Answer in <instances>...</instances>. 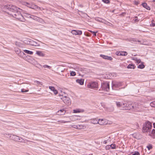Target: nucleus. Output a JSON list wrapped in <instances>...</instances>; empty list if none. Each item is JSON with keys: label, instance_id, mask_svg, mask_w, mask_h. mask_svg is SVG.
Instances as JSON below:
<instances>
[{"label": "nucleus", "instance_id": "1", "mask_svg": "<svg viewBox=\"0 0 155 155\" xmlns=\"http://www.w3.org/2000/svg\"><path fill=\"white\" fill-rule=\"evenodd\" d=\"M152 123L149 121H146L143 127V132L146 133L150 132L151 129Z\"/></svg>", "mask_w": 155, "mask_h": 155}, {"label": "nucleus", "instance_id": "2", "mask_svg": "<svg viewBox=\"0 0 155 155\" xmlns=\"http://www.w3.org/2000/svg\"><path fill=\"white\" fill-rule=\"evenodd\" d=\"M124 107L122 108V110H129L135 109H136L137 107L133 105V104H131L130 103L126 102L124 103Z\"/></svg>", "mask_w": 155, "mask_h": 155}, {"label": "nucleus", "instance_id": "3", "mask_svg": "<svg viewBox=\"0 0 155 155\" xmlns=\"http://www.w3.org/2000/svg\"><path fill=\"white\" fill-rule=\"evenodd\" d=\"M12 15L14 17L21 21H23L25 20L23 16L21 14L20 12L18 11L16 12H14Z\"/></svg>", "mask_w": 155, "mask_h": 155}, {"label": "nucleus", "instance_id": "4", "mask_svg": "<svg viewBox=\"0 0 155 155\" xmlns=\"http://www.w3.org/2000/svg\"><path fill=\"white\" fill-rule=\"evenodd\" d=\"M87 87L91 89L97 90L98 88V84L96 81H91L89 82L87 85Z\"/></svg>", "mask_w": 155, "mask_h": 155}, {"label": "nucleus", "instance_id": "5", "mask_svg": "<svg viewBox=\"0 0 155 155\" xmlns=\"http://www.w3.org/2000/svg\"><path fill=\"white\" fill-rule=\"evenodd\" d=\"M101 88L102 90L104 91H108L110 89L109 82H105L101 84Z\"/></svg>", "mask_w": 155, "mask_h": 155}, {"label": "nucleus", "instance_id": "6", "mask_svg": "<svg viewBox=\"0 0 155 155\" xmlns=\"http://www.w3.org/2000/svg\"><path fill=\"white\" fill-rule=\"evenodd\" d=\"M122 85V82L113 81L112 82V87L113 89L114 90V88H117Z\"/></svg>", "mask_w": 155, "mask_h": 155}, {"label": "nucleus", "instance_id": "7", "mask_svg": "<svg viewBox=\"0 0 155 155\" xmlns=\"http://www.w3.org/2000/svg\"><path fill=\"white\" fill-rule=\"evenodd\" d=\"M60 98L61 99L64 103L67 105H69L71 104V101L70 98L66 96H63L62 95H60Z\"/></svg>", "mask_w": 155, "mask_h": 155}, {"label": "nucleus", "instance_id": "8", "mask_svg": "<svg viewBox=\"0 0 155 155\" xmlns=\"http://www.w3.org/2000/svg\"><path fill=\"white\" fill-rule=\"evenodd\" d=\"M9 137L15 141L22 142L24 140L23 139L20 137L12 134H10Z\"/></svg>", "mask_w": 155, "mask_h": 155}, {"label": "nucleus", "instance_id": "9", "mask_svg": "<svg viewBox=\"0 0 155 155\" xmlns=\"http://www.w3.org/2000/svg\"><path fill=\"white\" fill-rule=\"evenodd\" d=\"M108 121L106 119H99V124L100 125H105L110 124L108 123Z\"/></svg>", "mask_w": 155, "mask_h": 155}, {"label": "nucleus", "instance_id": "10", "mask_svg": "<svg viewBox=\"0 0 155 155\" xmlns=\"http://www.w3.org/2000/svg\"><path fill=\"white\" fill-rule=\"evenodd\" d=\"M27 44L31 46H39V44L37 42L33 40L28 41L27 42Z\"/></svg>", "mask_w": 155, "mask_h": 155}, {"label": "nucleus", "instance_id": "11", "mask_svg": "<svg viewBox=\"0 0 155 155\" xmlns=\"http://www.w3.org/2000/svg\"><path fill=\"white\" fill-rule=\"evenodd\" d=\"M116 104L117 107L120 108V110H122V108H123L124 106V103L123 102H120L117 101L116 102Z\"/></svg>", "mask_w": 155, "mask_h": 155}, {"label": "nucleus", "instance_id": "12", "mask_svg": "<svg viewBox=\"0 0 155 155\" xmlns=\"http://www.w3.org/2000/svg\"><path fill=\"white\" fill-rule=\"evenodd\" d=\"M71 33L75 35H80L82 34V32L81 31L72 30L71 31Z\"/></svg>", "mask_w": 155, "mask_h": 155}, {"label": "nucleus", "instance_id": "13", "mask_svg": "<svg viewBox=\"0 0 155 155\" xmlns=\"http://www.w3.org/2000/svg\"><path fill=\"white\" fill-rule=\"evenodd\" d=\"M20 10V9L19 8H18L17 7L15 6L11 5L10 9V11L14 12H17L18 11V10Z\"/></svg>", "mask_w": 155, "mask_h": 155}, {"label": "nucleus", "instance_id": "14", "mask_svg": "<svg viewBox=\"0 0 155 155\" xmlns=\"http://www.w3.org/2000/svg\"><path fill=\"white\" fill-rule=\"evenodd\" d=\"M100 56L105 60L111 61L113 59V58L110 56H108L102 54L100 55Z\"/></svg>", "mask_w": 155, "mask_h": 155}, {"label": "nucleus", "instance_id": "15", "mask_svg": "<svg viewBox=\"0 0 155 155\" xmlns=\"http://www.w3.org/2000/svg\"><path fill=\"white\" fill-rule=\"evenodd\" d=\"M66 111L64 109H62L58 110L57 113V114L59 115H63L65 114Z\"/></svg>", "mask_w": 155, "mask_h": 155}, {"label": "nucleus", "instance_id": "16", "mask_svg": "<svg viewBox=\"0 0 155 155\" xmlns=\"http://www.w3.org/2000/svg\"><path fill=\"white\" fill-rule=\"evenodd\" d=\"M28 7L33 9H35L36 8H38L39 10H41L40 7H38L37 5L35 4H32V5H31V6H28Z\"/></svg>", "mask_w": 155, "mask_h": 155}, {"label": "nucleus", "instance_id": "17", "mask_svg": "<svg viewBox=\"0 0 155 155\" xmlns=\"http://www.w3.org/2000/svg\"><path fill=\"white\" fill-rule=\"evenodd\" d=\"M49 89H50L51 91H52L55 94H58L57 91L55 89V88L54 87L52 86H49Z\"/></svg>", "mask_w": 155, "mask_h": 155}, {"label": "nucleus", "instance_id": "18", "mask_svg": "<svg viewBox=\"0 0 155 155\" xmlns=\"http://www.w3.org/2000/svg\"><path fill=\"white\" fill-rule=\"evenodd\" d=\"M76 82L81 85L84 84V80L83 79H77L76 80Z\"/></svg>", "mask_w": 155, "mask_h": 155}, {"label": "nucleus", "instance_id": "19", "mask_svg": "<svg viewBox=\"0 0 155 155\" xmlns=\"http://www.w3.org/2000/svg\"><path fill=\"white\" fill-rule=\"evenodd\" d=\"M15 51L17 54H19V56H20L19 54H20V55H25V53L22 52H21L20 50L19 49H15Z\"/></svg>", "mask_w": 155, "mask_h": 155}, {"label": "nucleus", "instance_id": "20", "mask_svg": "<svg viewBox=\"0 0 155 155\" xmlns=\"http://www.w3.org/2000/svg\"><path fill=\"white\" fill-rule=\"evenodd\" d=\"M36 54L38 56L41 57H44L45 54L43 52L41 51H36Z\"/></svg>", "mask_w": 155, "mask_h": 155}, {"label": "nucleus", "instance_id": "21", "mask_svg": "<svg viewBox=\"0 0 155 155\" xmlns=\"http://www.w3.org/2000/svg\"><path fill=\"white\" fill-rule=\"evenodd\" d=\"M91 121L92 123L94 124H99V120H98L96 118L93 119L91 120Z\"/></svg>", "mask_w": 155, "mask_h": 155}, {"label": "nucleus", "instance_id": "22", "mask_svg": "<svg viewBox=\"0 0 155 155\" xmlns=\"http://www.w3.org/2000/svg\"><path fill=\"white\" fill-rule=\"evenodd\" d=\"M142 5L143 7L146 8L147 10H150V7L148 6L147 5L146 3H143L142 4Z\"/></svg>", "mask_w": 155, "mask_h": 155}, {"label": "nucleus", "instance_id": "23", "mask_svg": "<svg viewBox=\"0 0 155 155\" xmlns=\"http://www.w3.org/2000/svg\"><path fill=\"white\" fill-rule=\"evenodd\" d=\"M31 18L37 21H40L41 20H42V19L40 18L33 15H32Z\"/></svg>", "mask_w": 155, "mask_h": 155}, {"label": "nucleus", "instance_id": "24", "mask_svg": "<svg viewBox=\"0 0 155 155\" xmlns=\"http://www.w3.org/2000/svg\"><path fill=\"white\" fill-rule=\"evenodd\" d=\"M72 127L74 128H77V129H82V128H81V127H83V128H82L84 129V127H85L84 126H83L82 125H79V126L74 125L73 126H72Z\"/></svg>", "mask_w": 155, "mask_h": 155}, {"label": "nucleus", "instance_id": "25", "mask_svg": "<svg viewBox=\"0 0 155 155\" xmlns=\"http://www.w3.org/2000/svg\"><path fill=\"white\" fill-rule=\"evenodd\" d=\"M135 66L134 65L132 64H130L127 67L128 69H134Z\"/></svg>", "mask_w": 155, "mask_h": 155}, {"label": "nucleus", "instance_id": "26", "mask_svg": "<svg viewBox=\"0 0 155 155\" xmlns=\"http://www.w3.org/2000/svg\"><path fill=\"white\" fill-rule=\"evenodd\" d=\"M24 51L25 53L30 54H33V52L32 51L27 50H24Z\"/></svg>", "mask_w": 155, "mask_h": 155}, {"label": "nucleus", "instance_id": "27", "mask_svg": "<svg viewBox=\"0 0 155 155\" xmlns=\"http://www.w3.org/2000/svg\"><path fill=\"white\" fill-rule=\"evenodd\" d=\"M101 22H103L104 23L106 24L107 25H108L110 26V25H112L110 23L107 22L106 21V20H105L104 19H102V21Z\"/></svg>", "mask_w": 155, "mask_h": 155}, {"label": "nucleus", "instance_id": "28", "mask_svg": "<svg viewBox=\"0 0 155 155\" xmlns=\"http://www.w3.org/2000/svg\"><path fill=\"white\" fill-rule=\"evenodd\" d=\"M15 45L17 46L18 47H22L21 44L20 42H16L15 43Z\"/></svg>", "mask_w": 155, "mask_h": 155}, {"label": "nucleus", "instance_id": "29", "mask_svg": "<svg viewBox=\"0 0 155 155\" xmlns=\"http://www.w3.org/2000/svg\"><path fill=\"white\" fill-rule=\"evenodd\" d=\"M108 147H110V148L112 149H116V145L115 144H112L110 145H108Z\"/></svg>", "mask_w": 155, "mask_h": 155}, {"label": "nucleus", "instance_id": "30", "mask_svg": "<svg viewBox=\"0 0 155 155\" xmlns=\"http://www.w3.org/2000/svg\"><path fill=\"white\" fill-rule=\"evenodd\" d=\"M145 66L143 64H141L137 66V68L140 69H143L144 68Z\"/></svg>", "mask_w": 155, "mask_h": 155}, {"label": "nucleus", "instance_id": "31", "mask_svg": "<svg viewBox=\"0 0 155 155\" xmlns=\"http://www.w3.org/2000/svg\"><path fill=\"white\" fill-rule=\"evenodd\" d=\"M120 53L121 56H126L127 54V52L125 51H121Z\"/></svg>", "mask_w": 155, "mask_h": 155}, {"label": "nucleus", "instance_id": "32", "mask_svg": "<svg viewBox=\"0 0 155 155\" xmlns=\"http://www.w3.org/2000/svg\"><path fill=\"white\" fill-rule=\"evenodd\" d=\"M134 60L136 61V62L138 64H139L140 63L141 61L140 59H137V58H135L134 59Z\"/></svg>", "mask_w": 155, "mask_h": 155}, {"label": "nucleus", "instance_id": "33", "mask_svg": "<svg viewBox=\"0 0 155 155\" xmlns=\"http://www.w3.org/2000/svg\"><path fill=\"white\" fill-rule=\"evenodd\" d=\"M34 83L37 85H42V83L41 82L38 81H34Z\"/></svg>", "mask_w": 155, "mask_h": 155}, {"label": "nucleus", "instance_id": "34", "mask_svg": "<svg viewBox=\"0 0 155 155\" xmlns=\"http://www.w3.org/2000/svg\"><path fill=\"white\" fill-rule=\"evenodd\" d=\"M11 5H7L5 6L4 8L6 9H8V10L10 11V9L11 8Z\"/></svg>", "mask_w": 155, "mask_h": 155}, {"label": "nucleus", "instance_id": "35", "mask_svg": "<svg viewBox=\"0 0 155 155\" xmlns=\"http://www.w3.org/2000/svg\"><path fill=\"white\" fill-rule=\"evenodd\" d=\"M150 105L151 107H155V101L151 102Z\"/></svg>", "mask_w": 155, "mask_h": 155}, {"label": "nucleus", "instance_id": "36", "mask_svg": "<svg viewBox=\"0 0 155 155\" xmlns=\"http://www.w3.org/2000/svg\"><path fill=\"white\" fill-rule=\"evenodd\" d=\"M131 41H133V42L135 43L137 42V41L138 42H140V41L139 40H137L136 39H134V38H133L131 40Z\"/></svg>", "mask_w": 155, "mask_h": 155}, {"label": "nucleus", "instance_id": "37", "mask_svg": "<svg viewBox=\"0 0 155 155\" xmlns=\"http://www.w3.org/2000/svg\"><path fill=\"white\" fill-rule=\"evenodd\" d=\"M58 122H60L61 123H65L70 122L69 121H65L63 120H58Z\"/></svg>", "mask_w": 155, "mask_h": 155}, {"label": "nucleus", "instance_id": "38", "mask_svg": "<svg viewBox=\"0 0 155 155\" xmlns=\"http://www.w3.org/2000/svg\"><path fill=\"white\" fill-rule=\"evenodd\" d=\"M25 16H26L28 18H31L32 15H31L28 14V13H25Z\"/></svg>", "mask_w": 155, "mask_h": 155}, {"label": "nucleus", "instance_id": "39", "mask_svg": "<svg viewBox=\"0 0 155 155\" xmlns=\"http://www.w3.org/2000/svg\"><path fill=\"white\" fill-rule=\"evenodd\" d=\"M43 67L44 68H47L49 69H50L51 68V67L47 65H44L43 66Z\"/></svg>", "mask_w": 155, "mask_h": 155}, {"label": "nucleus", "instance_id": "40", "mask_svg": "<svg viewBox=\"0 0 155 155\" xmlns=\"http://www.w3.org/2000/svg\"><path fill=\"white\" fill-rule=\"evenodd\" d=\"M147 148L148 149V150H150L152 149V146L150 144L147 146Z\"/></svg>", "mask_w": 155, "mask_h": 155}, {"label": "nucleus", "instance_id": "41", "mask_svg": "<svg viewBox=\"0 0 155 155\" xmlns=\"http://www.w3.org/2000/svg\"><path fill=\"white\" fill-rule=\"evenodd\" d=\"M102 1L105 3L108 4L110 3L109 0H102Z\"/></svg>", "mask_w": 155, "mask_h": 155}, {"label": "nucleus", "instance_id": "42", "mask_svg": "<svg viewBox=\"0 0 155 155\" xmlns=\"http://www.w3.org/2000/svg\"><path fill=\"white\" fill-rule=\"evenodd\" d=\"M24 4L25 5H27L28 7V6H31V5H32V4L26 2H24Z\"/></svg>", "mask_w": 155, "mask_h": 155}, {"label": "nucleus", "instance_id": "43", "mask_svg": "<svg viewBox=\"0 0 155 155\" xmlns=\"http://www.w3.org/2000/svg\"><path fill=\"white\" fill-rule=\"evenodd\" d=\"M71 75L72 76H74L75 75L76 73L74 71H72L70 73Z\"/></svg>", "mask_w": 155, "mask_h": 155}, {"label": "nucleus", "instance_id": "44", "mask_svg": "<svg viewBox=\"0 0 155 155\" xmlns=\"http://www.w3.org/2000/svg\"><path fill=\"white\" fill-rule=\"evenodd\" d=\"M90 31V32H91L95 36L96 35V33L97 32V31L94 32L91 31Z\"/></svg>", "mask_w": 155, "mask_h": 155}, {"label": "nucleus", "instance_id": "45", "mask_svg": "<svg viewBox=\"0 0 155 155\" xmlns=\"http://www.w3.org/2000/svg\"><path fill=\"white\" fill-rule=\"evenodd\" d=\"M28 91V90H25L24 89H22L21 90V92H27Z\"/></svg>", "mask_w": 155, "mask_h": 155}, {"label": "nucleus", "instance_id": "46", "mask_svg": "<svg viewBox=\"0 0 155 155\" xmlns=\"http://www.w3.org/2000/svg\"><path fill=\"white\" fill-rule=\"evenodd\" d=\"M80 112V111L79 110H74V113H77Z\"/></svg>", "mask_w": 155, "mask_h": 155}, {"label": "nucleus", "instance_id": "47", "mask_svg": "<svg viewBox=\"0 0 155 155\" xmlns=\"http://www.w3.org/2000/svg\"><path fill=\"white\" fill-rule=\"evenodd\" d=\"M102 18H97L96 19V20L98 21H99L100 22H101L102 21Z\"/></svg>", "mask_w": 155, "mask_h": 155}, {"label": "nucleus", "instance_id": "48", "mask_svg": "<svg viewBox=\"0 0 155 155\" xmlns=\"http://www.w3.org/2000/svg\"><path fill=\"white\" fill-rule=\"evenodd\" d=\"M135 19L134 20V21L136 22H137L139 21V20H138V18L137 16L135 17Z\"/></svg>", "mask_w": 155, "mask_h": 155}, {"label": "nucleus", "instance_id": "49", "mask_svg": "<svg viewBox=\"0 0 155 155\" xmlns=\"http://www.w3.org/2000/svg\"><path fill=\"white\" fill-rule=\"evenodd\" d=\"M121 51L117 52L116 53V54L118 56L121 55Z\"/></svg>", "mask_w": 155, "mask_h": 155}, {"label": "nucleus", "instance_id": "50", "mask_svg": "<svg viewBox=\"0 0 155 155\" xmlns=\"http://www.w3.org/2000/svg\"><path fill=\"white\" fill-rule=\"evenodd\" d=\"M132 155H140V153L138 152H136L133 154Z\"/></svg>", "mask_w": 155, "mask_h": 155}, {"label": "nucleus", "instance_id": "51", "mask_svg": "<svg viewBox=\"0 0 155 155\" xmlns=\"http://www.w3.org/2000/svg\"><path fill=\"white\" fill-rule=\"evenodd\" d=\"M150 25L151 26H152V27L155 26V24L153 23L152 22Z\"/></svg>", "mask_w": 155, "mask_h": 155}, {"label": "nucleus", "instance_id": "52", "mask_svg": "<svg viewBox=\"0 0 155 155\" xmlns=\"http://www.w3.org/2000/svg\"><path fill=\"white\" fill-rule=\"evenodd\" d=\"M152 133L153 134H155V130L153 129L152 131Z\"/></svg>", "mask_w": 155, "mask_h": 155}, {"label": "nucleus", "instance_id": "53", "mask_svg": "<svg viewBox=\"0 0 155 155\" xmlns=\"http://www.w3.org/2000/svg\"><path fill=\"white\" fill-rule=\"evenodd\" d=\"M134 3L135 5H137L139 4V3L138 2L135 1L134 2Z\"/></svg>", "mask_w": 155, "mask_h": 155}, {"label": "nucleus", "instance_id": "54", "mask_svg": "<svg viewBox=\"0 0 155 155\" xmlns=\"http://www.w3.org/2000/svg\"><path fill=\"white\" fill-rule=\"evenodd\" d=\"M108 145H107L106 146V149H109L110 148V147H108Z\"/></svg>", "mask_w": 155, "mask_h": 155}, {"label": "nucleus", "instance_id": "55", "mask_svg": "<svg viewBox=\"0 0 155 155\" xmlns=\"http://www.w3.org/2000/svg\"><path fill=\"white\" fill-rule=\"evenodd\" d=\"M125 14V13L123 12V13H121V14L120 15L123 16H124V15Z\"/></svg>", "mask_w": 155, "mask_h": 155}, {"label": "nucleus", "instance_id": "56", "mask_svg": "<svg viewBox=\"0 0 155 155\" xmlns=\"http://www.w3.org/2000/svg\"><path fill=\"white\" fill-rule=\"evenodd\" d=\"M107 141L106 140H104L103 142V143L104 144H106L107 143Z\"/></svg>", "mask_w": 155, "mask_h": 155}, {"label": "nucleus", "instance_id": "57", "mask_svg": "<svg viewBox=\"0 0 155 155\" xmlns=\"http://www.w3.org/2000/svg\"><path fill=\"white\" fill-rule=\"evenodd\" d=\"M153 127L154 128H155V123H153Z\"/></svg>", "mask_w": 155, "mask_h": 155}, {"label": "nucleus", "instance_id": "58", "mask_svg": "<svg viewBox=\"0 0 155 155\" xmlns=\"http://www.w3.org/2000/svg\"><path fill=\"white\" fill-rule=\"evenodd\" d=\"M152 2H153V3H154V4H155V0H153L152 1Z\"/></svg>", "mask_w": 155, "mask_h": 155}, {"label": "nucleus", "instance_id": "59", "mask_svg": "<svg viewBox=\"0 0 155 155\" xmlns=\"http://www.w3.org/2000/svg\"><path fill=\"white\" fill-rule=\"evenodd\" d=\"M136 135V134H133V136H134V135Z\"/></svg>", "mask_w": 155, "mask_h": 155}, {"label": "nucleus", "instance_id": "60", "mask_svg": "<svg viewBox=\"0 0 155 155\" xmlns=\"http://www.w3.org/2000/svg\"><path fill=\"white\" fill-rule=\"evenodd\" d=\"M28 57H29L30 56L28 55Z\"/></svg>", "mask_w": 155, "mask_h": 155}, {"label": "nucleus", "instance_id": "61", "mask_svg": "<svg viewBox=\"0 0 155 155\" xmlns=\"http://www.w3.org/2000/svg\"><path fill=\"white\" fill-rule=\"evenodd\" d=\"M25 59V60H26V59Z\"/></svg>", "mask_w": 155, "mask_h": 155}, {"label": "nucleus", "instance_id": "62", "mask_svg": "<svg viewBox=\"0 0 155 155\" xmlns=\"http://www.w3.org/2000/svg\"><path fill=\"white\" fill-rule=\"evenodd\" d=\"M27 61H28V60H27Z\"/></svg>", "mask_w": 155, "mask_h": 155}, {"label": "nucleus", "instance_id": "63", "mask_svg": "<svg viewBox=\"0 0 155 155\" xmlns=\"http://www.w3.org/2000/svg\"><path fill=\"white\" fill-rule=\"evenodd\" d=\"M27 61H28V60H27Z\"/></svg>", "mask_w": 155, "mask_h": 155}, {"label": "nucleus", "instance_id": "64", "mask_svg": "<svg viewBox=\"0 0 155 155\" xmlns=\"http://www.w3.org/2000/svg\"><path fill=\"white\" fill-rule=\"evenodd\" d=\"M27 61H28V60H27Z\"/></svg>", "mask_w": 155, "mask_h": 155}]
</instances>
